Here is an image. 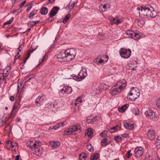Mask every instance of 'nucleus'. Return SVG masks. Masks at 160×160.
Returning <instances> with one entry per match:
<instances>
[{
	"label": "nucleus",
	"instance_id": "nucleus-30",
	"mask_svg": "<svg viewBox=\"0 0 160 160\" xmlns=\"http://www.w3.org/2000/svg\"><path fill=\"white\" fill-rule=\"evenodd\" d=\"M107 141V139L106 138H104L102 140L101 144L102 146L105 147L108 145Z\"/></svg>",
	"mask_w": 160,
	"mask_h": 160
},
{
	"label": "nucleus",
	"instance_id": "nucleus-45",
	"mask_svg": "<svg viewBox=\"0 0 160 160\" xmlns=\"http://www.w3.org/2000/svg\"><path fill=\"white\" fill-rule=\"evenodd\" d=\"M18 102H16V103L15 105L14 106L12 110V112L11 114V115H12V112L13 111V110L14 109H16L17 108L18 105Z\"/></svg>",
	"mask_w": 160,
	"mask_h": 160
},
{
	"label": "nucleus",
	"instance_id": "nucleus-48",
	"mask_svg": "<svg viewBox=\"0 0 160 160\" xmlns=\"http://www.w3.org/2000/svg\"><path fill=\"white\" fill-rule=\"evenodd\" d=\"M156 105L157 107L160 109V100H158L156 102Z\"/></svg>",
	"mask_w": 160,
	"mask_h": 160
},
{
	"label": "nucleus",
	"instance_id": "nucleus-16",
	"mask_svg": "<svg viewBox=\"0 0 160 160\" xmlns=\"http://www.w3.org/2000/svg\"><path fill=\"white\" fill-rule=\"evenodd\" d=\"M110 6L111 5L109 3L102 4L99 6V10L101 12H105L110 8Z\"/></svg>",
	"mask_w": 160,
	"mask_h": 160
},
{
	"label": "nucleus",
	"instance_id": "nucleus-28",
	"mask_svg": "<svg viewBox=\"0 0 160 160\" xmlns=\"http://www.w3.org/2000/svg\"><path fill=\"white\" fill-rule=\"evenodd\" d=\"M128 107V105L127 104H125L122 106L121 107L118 108V111L120 112H123Z\"/></svg>",
	"mask_w": 160,
	"mask_h": 160
},
{
	"label": "nucleus",
	"instance_id": "nucleus-52",
	"mask_svg": "<svg viewBox=\"0 0 160 160\" xmlns=\"http://www.w3.org/2000/svg\"><path fill=\"white\" fill-rule=\"evenodd\" d=\"M22 97V96H21V95L20 94L19 96V97L18 99L17 100V101H16V102H18V104H19L20 102L21 99Z\"/></svg>",
	"mask_w": 160,
	"mask_h": 160
},
{
	"label": "nucleus",
	"instance_id": "nucleus-24",
	"mask_svg": "<svg viewBox=\"0 0 160 160\" xmlns=\"http://www.w3.org/2000/svg\"><path fill=\"white\" fill-rule=\"evenodd\" d=\"M133 113L136 115H138L140 114V111L138 108L137 107L133 108L132 109Z\"/></svg>",
	"mask_w": 160,
	"mask_h": 160
},
{
	"label": "nucleus",
	"instance_id": "nucleus-43",
	"mask_svg": "<svg viewBox=\"0 0 160 160\" xmlns=\"http://www.w3.org/2000/svg\"><path fill=\"white\" fill-rule=\"evenodd\" d=\"M59 9L60 8L58 7L55 6L52 8V10L55 12H56V13H57L58 11H59Z\"/></svg>",
	"mask_w": 160,
	"mask_h": 160
},
{
	"label": "nucleus",
	"instance_id": "nucleus-15",
	"mask_svg": "<svg viewBox=\"0 0 160 160\" xmlns=\"http://www.w3.org/2000/svg\"><path fill=\"white\" fill-rule=\"evenodd\" d=\"M155 137L154 131L152 129L149 130L147 133V138L150 140H152L155 138Z\"/></svg>",
	"mask_w": 160,
	"mask_h": 160
},
{
	"label": "nucleus",
	"instance_id": "nucleus-61",
	"mask_svg": "<svg viewBox=\"0 0 160 160\" xmlns=\"http://www.w3.org/2000/svg\"><path fill=\"white\" fill-rule=\"evenodd\" d=\"M19 54V51L17 52V55L15 56V59L16 60L18 58H19V57L20 56H18L17 55H18Z\"/></svg>",
	"mask_w": 160,
	"mask_h": 160
},
{
	"label": "nucleus",
	"instance_id": "nucleus-63",
	"mask_svg": "<svg viewBox=\"0 0 160 160\" xmlns=\"http://www.w3.org/2000/svg\"><path fill=\"white\" fill-rule=\"evenodd\" d=\"M87 122L88 123H92V122L91 119H88L87 120Z\"/></svg>",
	"mask_w": 160,
	"mask_h": 160
},
{
	"label": "nucleus",
	"instance_id": "nucleus-64",
	"mask_svg": "<svg viewBox=\"0 0 160 160\" xmlns=\"http://www.w3.org/2000/svg\"><path fill=\"white\" fill-rule=\"evenodd\" d=\"M20 156L19 155H17L15 157V160H19Z\"/></svg>",
	"mask_w": 160,
	"mask_h": 160
},
{
	"label": "nucleus",
	"instance_id": "nucleus-55",
	"mask_svg": "<svg viewBox=\"0 0 160 160\" xmlns=\"http://www.w3.org/2000/svg\"><path fill=\"white\" fill-rule=\"evenodd\" d=\"M26 2V0L22 2L20 5V8H22L24 4Z\"/></svg>",
	"mask_w": 160,
	"mask_h": 160
},
{
	"label": "nucleus",
	"instance_id": "nucleus-62",
	"mask_svg": "<svg viewBox=\"0 0 160 160\" xmlns=\"http://www.w3.org/2000/svg\"><path fill=\"white\" fill-rule=\"evenodd\" d=\"M157 142L160 143V134L159 136L158 137L157 140Z\"/></svg>",
	"mask_w": 160,
	"mask_h": 160
},
{
	"label": "nucleus",
	"instance_id": "nucleus-58",
	"mask_svg": "<svg viewBox=\"0 0 160 160\" xmlns=\"http://www.w3.org/2000/svg\"><path fill=\"white\" fill-rule=\"evenodd\" d=\"M21 84H18V92H19V90L20 89V87L21 86Z\"/></svg>",
	"mask_w": 160,
	"mask_h": 160
},
{
	"label": "nucleus",
	"instance_id": "nucleus-25",
	"mask_svg": "<svg viewBox=\"0 0 160 160\" xmlns=\"http://www.w3.org/2000/svg\"><path fill=\"white\" fill-rule=\"evenodd\" d=\"M38 10H33L32 12L29 14V18L31 19H33V17L36 15L38 12Z\"/></svg>",
	"mask_w": 160,
	"mask_h": 160
},
{
	"label": "nucleus",
	"instance_id": "nucleus-23",
	"mask_svg": "<svg viewBox=\"0 0 160 160\" xmlns=\"http://www.w3.org/2000/svg\"><path fill=\"white\" fill-rule=\"evenodd\" d=\"M99 88L100 89L103 90H106L108 88L109 86L104 83H102L100 85Z\"/></svg>",
	"mask_w": 160,
	"mask_h": 160
},
{
	"label": "nucleus",
	"instance_id": "nucleus-29",
	"mask_svg": "<svg viewBox=\"0 0 160 160\" xmlns=\"http://www.w3.org/2000/svg\"><path fill=\"white\" fill-rule=\"evenodd\" d=\"M71 16V15L70 14L68 13L65 16L62 22L64 24L66 23Z\"/></svg>",
	"mask_w": 160,
	"mask_h": 160
},
{
	"label": "nucleus",
	"instance_id": "nucleus-17",
	"mask_svg": "<svg viewBox=\"0 0 160 160\" xmlns=\"http://www.w3.org/2000/svg\"><path fill=\"white\" fill-rule=\"evenodd\" d=\"M82 98L81 97H78L76 99L73 100L72 102V105H74L75 106H77L78 107L80 103L82 102Z\"/></svg>",
	"mask_w": 160,
	"mask_h": 160
},
{
	"label": "nucleus",
	"instance_id": "nucleus-41",
	"mask_svg": "<svg viewBox=\"0 0 160 160\" xmlns=\"http://www.w3.org/2000/svg\"><path fill=\"white\" fill-rule=\"evenodd\" d=\"M108 134V132L107 131H104L102 132L100 134V135L102 137H104L106 136Z\"/></svg>",
	"mask_w": 160,
	"mask_h": 160
},
{
	"label": "nucleus",
	"instance_id": "nucleus-8",
	"mask_svg": "<svg viewBox=\"0 0 160 160\" xmlns=\"http://www.w3.org/2000/svg\"><path fill=\"white\" fill-rule=\"evenodd\" d=\"M119 53L121 56L123 58L127 59L130 57L131 51L130 49H125L121 48L119 51Z\"/></svg>",
	"mask_w": 160,
	"mask_h": 160
},
{
	"label": "nucleus",
	"instance_id": "nucleus-35",
	"mask_svg": "<svg viewBox=\"0 0 160 160\" xmlns=\"http://www.w3.org/2000/svg\"><path fill=\"white\" fill-rule=\"evenodd\" d=\"M93 132H92V129L90 128H89L87 130V135L88 137H90L93 134Z\"/></svg>",
	"mask_w": 160,
	"mask_h": 160
},
{
	"label": "nucleus",
	"instance_id": "nucleus-20",
	"mask_svg": "<svg viewBox=\"0 0 160 160\" xmlns=\"http://www.w3.org/2000/svg\"><path fill=\"white\" fill-rule=\"evenodd\" d=\"M124 125L126 128L130 130H132L134 127V125L133 124H131L127 122L124 123Z\"/></svg>",
	"mask_w": 160,
	"mask_h": 160
},
{
	"label": "nucleus",
	"instance_id": "nucleus-4",
	"mask_svg": "<svg viewBox=\"0 0 160 160\" xmlns=\"http://www.w3.org/2000/svg\"><path fill=\"white\" fill-rule=\"evenodd\" d=\"M82 130V128L80 125L78 124L73 125L69 128L65 130L62 132L63 135H69L75 133H80Z\"/></svg>",
	"mask_w": 160,
	"mask_h": 160
},
{
	"label": "nucleus",
	"instance_id": "nucleus-7",
	"mask_svg": "<svg viewBox=\"0 0 160 160\" xmlns=\"http://www.w3.org/2000/svg\"><path fill=\"white\" fill-rule=\"evenodd\" d=\"M87 76L86 69L84 68L82 69L78 75L74 76L73 79L79 82L84 79Z\"/></svg>",
	"mask_w": 160,
	"mask_h": 160
},
{
	"label": "nucleus",
	"instance_id": "nucleus-1",
	"mask_svg": "<svg viewBox=\"0 0 160 160\" xmlns=\"http://www.w3.org/2000/svg\"><path fill=\"white\" fill-rule=\"evenodd\" d=\"M76 52L77 50L74 48H68L58 54L57 57V60L61 62H69L75 58Z\"/></svg>",
	"mask_w": 160,
	"mask_h": 160
},
{
	"label": "nucleus",
	"instance_id": "nucleus-5",
	"mask_svg": "<svg viewBox=\"0 0 160 160\" xmlns=\"http://www.w3.org/2000/svg\"><path fill=\"white\" fill-rule=\"evenodd\" d=\"M140 95L139 91L137 88L132 87L127 96V98L130 101H134L139 97Z\"/></svg>",
	"mask_w": 160,
	"mask_h": 160
},
{
	"label": "nucleus",
	"instance_id": "nucleus-9",
	"mask_svg": "<svg viewBox=\"0 0 160 160\" xmlns=\"http://www.w3.org/2000/svg\"><path fill=\"white\" fill-rule=\"evenodd\" d=\"M144 114L148 118L151 120H155L157 118L155 112L150 109H147L145 112Z\"/></svg>",
	"mask_w": 160,
	"mask_h": 160
},
{
	"label": "nucleus",
	"instance_id": "nucleus-13",
	"mask_svg": "<svg viewBox=\"0 0 160 160\" xmlns=\"http://www.w3.org/2000/svg\"><path fill=\"white\" fill-rule=\"evenodd\" d=\"M72 89L71 87L65 86L59 92V94H69L72 92Z\"/></svg>",
	"mask_w": 160,
	"mask_h": 160
},
{
	"label": "nucleus",
	"instance_id": "nucleus-31",
	"mask_svg": "<svg viewBox=\"0 0 160 160\" xmlns=\"http://www.w3.org/2000/svg\"><path fill=\"white\" fill-rule=\"evenodd\" d=\"M10 68L9 67H8L7 68H6L4 69L3 73H4L5 76L8 77V76L9 73V72L8 71V70Z\"/></svg>",
	"mask_w": 160,
	"mask_h": 160
},
{
	"label": "nucleus",
	"instance_id": "nucleus-33",
	"mask_svg": "<svg viewBox=\"0 0 160 160\" xmlns=\"http://www.w3.org/2000/svg\"><path fill=\"white\" fill-rule=\"evenodd\" d=\"M98 154L97 153L93 154L91 158V160H97L98 158Z\"/></svg>",
	"mask_w": 160,
	"mask_h": 160
},
{
	"label": "nucleus",
	"instance_id": "nucleus-54",
	"mask_svg": "<svg viewBox=\"0 0 160 160\" xmlns=\"http://www.w3.org/2000/svg\"><path fill=\"white\" fill-rule=\"evenodd\" d=\"M96 60L97 61V62H98L99 63H102L103 62V60L100 59V60H99L98 58H97L96 59Z\"/></svg>",
	"mask_w": 160,
	"mask_h": 160
},
{
	"label": "nucleus",
	"instance_id": "nucleus-53",
	"mask_svg": "<svg viewBox=\"0 0 160 160\" xmlns=\"http://www.w3.org/2000/svg\"><path fill=\"white\" fill-rule=\"evenodd\" d=\"M97 117L96 116H95V117H93V118L91 119L92 122L96 121L97 120Z\"/></svg>",
	"mask_w": 160,
	"mask_h": 160
},
{
	"label": "nucleus",
	"instance_id": "nucleus-22",
	"mask_svg": "<svg viewBox=\"0 0 160 160\" xmlns=\"http://www.w3.org/2000/svg\"><path fill=\"white\" fill-rule=\"evenodd\" d=\"M7 77L5 76L4 73H0V84H2L4 80L5 81V78Z\"/></svg>",
	"mask_w": 160,
	"mask_h": 160
},
{
	"label": "nucleus",
	"instance_id": "nucleus-49",
	"mask_svg": "<svg viewBox=\"0 0 160 160\" xmlns=\"http://www.w3.org/2000/svg\"><path fill=\"white\" fill-rule=\"evenodd\" d=\"M121 136L124 138H127L129 137V135L126 133L122 134H121Z\"/></svg>",
	"mask_w": 160,
	"mask_h": 160
},
{
	"label": "nucleus",
	"instance_id": "nucleus-14",
	"mask_svg": "<svg viewBox=\"0 0 160 160\" xmlns=\"http://www.w3.org/2000/svg\"><path fill=\"white\" fill-rule=\"evenodd\" d=\"M116 85L119 87V88L121 89V90L122 91L126 86L127 82L125 79H122L118 82Z\"/></svg>",
	"mask_w": 160,
	"mask_h": 160
},
{
	"label": "nucleus",
	"instance_id": "nucleus-51",
	"mask_svg": "<svg viewBox=\"0 0 160 160\" xmlns=\"http://www.w3.org/2000/svg\"><path fill=\"white\" fill-rule=\"evenodd\" d=\"M28 25L31 27H32L35 25V23L34 22V21L31 22L29 23Z\"/></svg>",
	"mask_w": 160,
	"mask_h": 160
},
{
	"label": "nucleus",
	"instance_id": "nucleus-32",
	"mask_svg": "<svg viewBox=\"0 0 160 160\" xmlns=\"http://www.w3.org/2000/svg\"><path fill=\"white\" fill-rule=\"evenodd\" d=\"M86 147L87 149L90 151L92 152L93 151V148L91 144L90 143L87 144Z\"/></svg>",
	"mask_w": 160,
	"mask_h": 160
},
{
	"label": "nucleus",
	"instance_id": "nucleus-27",
	"mask_svg": "<svg viewBox=\"0 0 160 160\" xmlns=\"http://www.w3.org/2000/svg\"><path fill=\"white\" fill-rule=\"evenodd\" d=\"M54 105L53 104L48 103L46 105L45 108L49 110L52 111V108H54Z\"/></svg>",
	"mask_w": 160,
	"mask_h": 160
},
{
	"label": "nucleus",
	"instance_id": "nucleus-59",
	"mask_svg": "<svg viewBox=\"0 0 160 160\" xmlns=\"http://www.w3.org/2000/svg\"><path fill=\"white\" fill-rule=\"evenodd\" d=\"M71 2H72V4L74 6L77 3L78 1L76 0L75 1H73V0H71Z\"/></svg>",
	"mask_w": 160,
	"mask_h": 160
},
{
	"label": "nucleus",
	"instance_id": "nucleus-18",
	"mask_svg": "<svg viewBox=\"0 0 160 160\" xmlns=\"http://www.w3.org/2000/svg\"><path fill=\"white\" fill-rule=\"evenodd\" d=\"M123 21V19L122 18L119 19L117 18H112V20H111V21L112 22V24H118Z\"/></svg>",
	"mask_w": 160,
	"mask_h": 160
},
{
	"label": "nucleus",
	"instance_id": "nucleus-12",
	"mask_svg": "<svg viewBox=\"0 0 160 160\" xmlns=\"http://www.w3.org/2000/svg\"><path fill=\"white\" fill-rule=\"evenodd\" d=\"M121 89L116 85L111 88L110 90V92L112 95H115L122 91Z\"/></svg>",
	"mask_w": 160,
	"mask_h": 160
},
{
	"label": "nucleus",
	"instance_id": "nucleus-47",
	"mask_svg": "<svg viewBox=\"0 0 160 160\" xmlns=\"http://www.w3.org/2000/svg\"><path fill=\"white\" fill-rule=\"evenodd\" d=\"M23 47H24V44L23 43H22V44L20 45L18 48V51H19V52H20L21 50V49L23 48Z\"/></svg>",
	"mask_w": 160,
	"mask_h": 160
},
{
	"label": "nucleus",
	"instance_id": "nucleus-44",
	"mask_svg": "<svg viewBox=\"0 0 160 160\" xmlns=\"http://www.w3.org/2000/svg\"><path fill=\"white\" fill-rule=\"evenodd\" d=\"M46 57V55H44L42 57V58L39 61V63L38 65L37 66H39L40 64H41V63L43 62V61L44 60L45 58Z\"/></svg>",
	"mask_w": 160,
	"mask_h": 160
},
{
	"label": "nucleus",
	"instance_id": "nucleus-38",
	"mask_svg": "<svg viewBox=\"0 0 160 160\" xmlns=\"http://www.w3.org/2000/svg\"><path fill=\"white\" fill-rule=\"evenodd\" d=\"M114 139L117 142H120L122 141V138L120 136L117 135L115 137Z\"/></svg>",
	"mask_w": 160,
	"mask_h": 160
},
{
	"label": "nucleus",
	"instance_id": "nucleus-46",
	"mask_svg": "<svg viewBox=\"0 0 160 160\" xmlns=\"http://www.w3.org/2000/svg\"><path fill=\"white\" fill-rule=\"evenodd\" d=\"M10 145L11 147L13 148L15 146L17 147L18 145V144L16 143L12 142H11Z\"/></svg>",
	"mask_w": 160,
	"mask_h": 160
},
{
	"label": "nucleus",
	"instance_id": "nucleus-2",
	"mask_svg": "<svg viewBox=\"0 0 160 160\" xmlns=\"http://www.w3.org/2000/svg\"><path fill=\"white\" fill-rule=\"evenodd\" d=\"M138 12L140 17L146 18V17L154 18L157 15V12L150 5H143L140 8H137Z\"/></svg>",
	"mask_w": 160,
	"mask_h": 160
},
{
	"label": "nucleus",
	"instance_id": "nucleus-42",
	"mask_svg": "<svg viewBox=\"0 0 160 160\" xmlns=\"http://www.w3.org/2000/svg\"><path fill=\"white\" fill-rule=\"evenodd\" d=\"M61 127V124L60 123H58L56 125L53 126V129L56 130L58 129L59 128Z\"/></svg>",
	"mask_w": 160,
	"mask_h": 160
},
{
	"label": "nucleus",
	"instance_id": "nucleus-36",
	"mask_svg": "<svg viewBox=\"0 0 160 160\" xmlns=\"http://www.w3.org/2000/svg\"><path fill=\"white\" fill-rule=\"evenodd\" d=\"M74 7V6L72 4V2H70L68 4V6L66 7V8L67 9L71 10Z\"/></svg>",
	"mask_w": 160,
	"mask_h": 160
},
{
	"label": "nucleus",
	"instance_id": "nucleus-21",
	"mask_svg": "<svg viewBox=\"0 0 160 160\" xmlns=\"http://www.w3.org/2000/svg\"><path fill=\"white\" fill-rule=\"evenodd\" d=\"M35 50V49H32V50H31V49L28 50V51L27 52V57L25 59V60L23 62L22 64V65H24L25 64V63H26V61H27V60H28V59L29 58V57L30 56V55H31V52H33Z\"/></svg>",
	"mask_w": 160,
	"mask_h": 160
},
{
	"label": "nucleus",
	"instance_id": "nucleus-57",
	"mask_svg": "<svg viewBox=\"0 0 160 160\" xmlns=\"http://www.w3.org/2000/svg\"><path fill=\"white\" fill-rule=\"evenodd\" d=\"M118 126H116L111 128V130H113L116 131L118 130Z\"/></svg>",
	"mask_w": 160,
	"mask_h": 160
},
{
	"label": "nucleus",
	"instance_id": "nucleus-56",
	"mask_svg": "<svg viewBox=\"0 0 160 160\" xmlns=\"http://www.w3.org/2000/svg\"><path fill=\"white\" fill-rule=\"evenodd\" d=\"M10 100L11 101H14L15 100V98L14 96H11L10 97Z\"/></svg>",
	"mask_w": 160,
	"mask_h": 160
},
{
	"label": "nucleus",
	"instance_id": "nucleus-39",
	"mask_svg": "<svg viewBox=\"0 0 160 160\" xmlns=\"http://www.w3.org/2000/svg\"><path fill=\"white\" fill-rule=\"evenodd\" d=\"M14 18L13 17L11 18L10 19L8 20L6 22L4 23V25H7L9 24L12 22L13 21Z\"/></svg>",
	"mask_w": 160,
	"mask_h": 160
},
{
	"label": "nucleus",
	"instance_id": "nucleus-34",
	"mask_svg": "<svg viewBox=\"0 0 160 160\" xmlns=\"http://www.w3.org/2000/svg\"><path fill=\"white\" fill-rule=\"evenodd\" d=\"M57 13L56 12H55L51 10L49 14V20H50V18L55 16Z\"/></svg>",
	"mask_w": 160,
	"mask_h": 160
},
{
	"label": "nucleus",
	"instance_id": "nucleus-6",
	"mask_svg": "<svg viewBox=\"0 0 160 160\" xmlns=\"http://www.w3.org/2000/svg\"><path fill=\"white\" fill-rule=\"evenodd\" d=\"M126 34L128 36V37L133 38L137 40L141 38V33L138 31H134L132 30H128L126 32Z\"/></svg>",
	"mask_w": 160,
	"mask_h": 160
},
{
	"label": "nucleus",
	"instance_id": "nucleus-19",
	"mask_svg": "<svg viewBox=\"0 0 160 160\" xmlns=\"http://www.w3.org/2000/svg\"><path fill=\"white\" fill-rule=\"evenodd\" d=\"M50 147L52 148H56L60 146V143L58 141H51L49 142Z\"/></svg>",
	"mask_w": 160,
	"mask_h": 160
},
{
	"label": "nucleus",
	"instance_id": "nucleus-26",
	"mask_svg": "<svg viewBox=\"0 0 160 160\" xmlns=\"http://www.w3.org/2000/svg\"><path fill=\"white\" fill-rule=\"evenodd\" d=\"M40 13L42 15H46L48 12V9L47 8H42L40 11Z\"/></svg>",
	"mask_w": 160,
	"mask_h": 160
},
{
	"label": "nucleus",
	"instance_id": "nucleus-50",
	"mask_svg": "<svg viewBox=\"0 0 160 160\" xmlns=\"http://www.w3.org/2000/svg\"><path fill=\"white\" fill-rule=\"evenodd\" d=\"M27 7H28L27 10L26 12H28L32 8V5H28L26 6Z\"/></svg>",
	"mask_w": 160,
	"mask_h": 160
},
{
	"label": "nucleus",
	"instance_id": "nucleus-11",
	"mask_svg": "<svg viewBox=\"0 0 160 160\" xmlns=\"http://www.w3.org/2000/svg\"><path fill=\"white\" fill-rule=\"evenodd\" d=\"M45 100V97L44 95L39 96L35 100V104L37 106H40L42 105Z\"/></svg>",
	"mask_w": 160,
	"mask_h": 160
},
{
	"label": "nucleus",
	"instance_id": "nucleus-37",
	"mask_svg": "<svg viewBox=\"0 0 160 160\" xmlns=\"http://www.w3.org/2000/svg\"><path fill=\"white\" fill-rule=\"evenodd\" d=\"M87 155L85 153H82V154H80L79 155V159H85L86 158H87Z\"/></svg>",
	"mask_w": 160,
	"mask_h": 160
},
{
	"label": "nucleus",
	"instance_id": "nucleus-40",
	"mask_svg": "<svg viewBox=\"0 0 160 160\" xmlns=\"http://www.w3.org/2000/svg\"><path fill=\"white\" fill-rule=\"evenodd\" d=\"M131 150H129V151L127 152V154L126 155V157L127 158H129L131 157L132 156V154L130 153Z\"/></svg>",
	"mask_w": 160,
	"mask_h": 160
},
{
	"label": "nucleus",
	"instance_id": "nucleus-60",
	"mask_svg": "<svg viewBox=\"0 0 160 160\" xmlns=\"http://www.w3.org/2000/svg\"><path fill=\"white\" fill-rule=\"evenodd\" d=\"M61 124V127H63V126H65L67 124L65 122H62V123H60Z\"/></svg>",
	"mask_w": 160,
	"mask_h": 160
},
{
	"label": "nucleus",
	"instance_id": "nucleus-3",
	"mask_svg": "<svg viewBox=\"0 0 160 160\" xmlns=\"http://www.w3.org/2000/svg\"><path fill=\"white\" fill-rule=\"evenodd\" d=\"M41 142L29 141H28L26 144L27 147H29L32 149V152L34 154L38 156L41 155L42 152V148H41Z\"/></svg>",
	"mask_w": 160,
	"mask_h": 160
},
{
	"label": "nucleus",
	"instance_id": "nucleus-10",
	"mask_svg": "<svg viewBox=\"0 0 160 160\" xmlns=\"http://www.w3.org/2000/svg\"><path fill=\"white\" fill-rule=\"evenodd\" d=\"M144 152L143 148L141 147H138L134 149L135 156L136 158H139L142 155Z\"/></svg>",
	"mask_w": 160,
	"mask_h": 160
}]
</instances>
